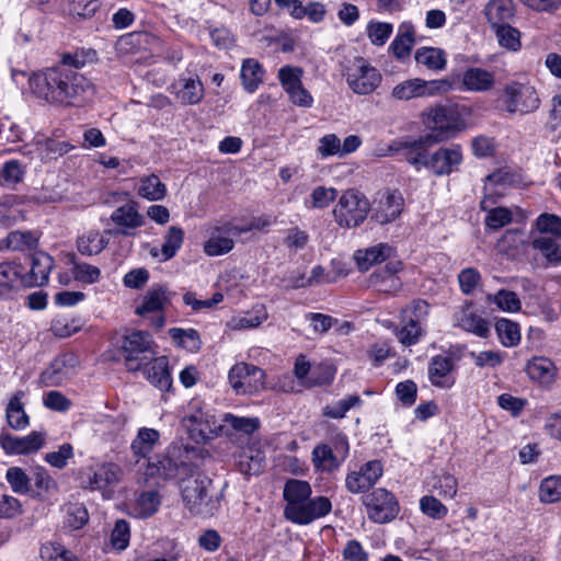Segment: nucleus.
I'll return each instance as SVG.
<instances>
[{
	"instance_id": "64",
	"label": "nucleus",
	"mask_w": 561,
	"mask_h": 561,
	"mask_svg": "<svg viewBox=\"0 0 561 561\" xmlns=\"http://www.w3.org/2000/svg\"><path fill=\"white\" fill-rule=\"evenodd\" d=\"M39 554L44 561H69V558L72 557L70 551L58 542L44 543Z\"/></svg>"
},
{
	"instance_id": "44",
	"label": "nucleus",
	"mask_w": 561,
	"mask_h": 561,
	"mask_svg": "<svg viewBox=\"0 0 561 561\" xmlns=\"http://www.w3.org/2000/svg\"><path fill=\"white\" fill-rule=\"evenodd\" d=\"M25 173L26 167L19 160L4 162L0 169V186L14 187L23 181Z\"/></svg>"
},
{
	"instance_id": "59",
	"label": "nucleus",
	"mask_w": 561,
	"mask_h": 561,
	"mask_svg": "<svg viewBox=\"0 0 561 561\" xmlns=\"http://www.w3.org/2000/svg\"><path fill=\"white\" fill-rule=\"evenodd\" d=\"M290 15L295 19L308 16L311 22L319 23L324 19L325 8L319 2L309 3L307 7H304L301 3L290 11Z\"/></svg>"
},
{
	"instance_id": "17",
	"label": "nucleus",
	"mask_w": 561,
	"mask_h": 561,
	"mask_svg": "<svg viewBox=\"0 0 561 561\" xmlns=\"http://www.w3.org/2000/svg\"><path fill=\"white\" fill-rule=\"evenodd\" d=\"M383 467L379 460H370L360 467L359 471H352L345 478V486L353 494L368 491L382 476Z\"/></svg>"
},
{
	"instance_id": "23",
	"label": "nucleus",
	"mask_w": 561,
	"mask_h": 561,
	"mask_svg": "<svg viewBox=\"0 0 561 561\" xmlns=\"http://www.w3.org/2000/svg\"><path fill=\"white\" fill-rule=\"evenodd\" d=\"M495 87V73L481 67H470L462 72L461 90L476 93L490 92Z\"/></svg>"
},
{
	"instance_id": "5",
	"label": "nucleus",
	"mask_w": 561,
	"mask_h": 561,
	"mask_svg": "<svg viewBox=\"0 0 561 561\" xmlns=\"http://www.w3.org/2000/svg\"><path fill=\"white\" fill-rule=\"evenodd\" d=\"M122 353L128 371H138L156 355V343L148 331L127 333L122 343Z\"/></svg>"
},
{
	"instance_id": "40",
	"label": "nucleus",
	"mask_w": 561,
	"mask_h": 561,
	"mask_svg": "<svg viewBox=\"0 0 561 561\" xmlns=\"http://www.w3.org/2000/svg\"><path fill=\"white\" fill-rule=\"evenodd\" d=\"M38 237L32 231L14 230L8 233L7 238L1 241L0 250L7 249L11 251H30L37 247Z\"/></svg>"
},
{
	"instance_id": "53",
	"label": "nucleus",
	"mask_w": 561,
	"mask_h": 561,
	"mask_svg": "<svg viewBox=\"0 0 561 561\" xmlns=\"http://www.w3.org/2000/svg\"><path fill=\"white\" fill-rule=\"evenodd\" d=\"M539 500L542 503H556L561 500V476H550L541 481Z\"/></svg>"
},
{
	"instance_id": "58",
	"label": "nucleus",
	"mask_w": 561,
	"mask_h": 561,
	"mask_svg": "<svg viewBox=\"0 0 561 561\" xmlns=\"http://www.w3.org/2000/svg\"><path fill=\"white\" fill-rule=\"evenodd\" d=\"M225 422L237 432L251 435L260 427L257 417L237 416L231 413L225 415Z\"/></svg>"
},
{
	"instance_id": "54",
	"label": "nucleus",
	"mask_w": 561,
	"mask_h": 561,
	"mask_svg": "<svg viewBox=\"0 0 561 561\" xmlns=\"http://www.w3.org/2000/svg\"><path fill=\"white\" fill-rule=\"evenodd\" d=\"M5 479L16 494H26L31 490V479L20 467H10L5 472Z\"/></svg>"
},
{
	"instance_id": "24",
	"label": "nucleus",
	"mask_w": 561,
	"mask_h": 561,
	"mask_svg": "<svg viewBox=\"0 0 561 561\" xmlns=\"http://www.w3.org/2000/svg\"><path fill=\"white\" fill-rule=\"evenodd\" d=\"M525 371L531 380L545 387L551 386L558 376V368L554 363L543 356H535L529 359L526 364Z\"/></svg>"
},
{
	"instance_id": "29",
	"label": "nucleus",
	"mask_w": 561,
	"mask_h": 561,
	"mask_svg": "<svg viewBox=\"0 0 561 561\" xmlns=\"http://www.w3.org/2000/svg\"><path fill=\"white\" fill-rule=\"evenodd\" d=\"M393 253V248L388 243H378L366 249H359L355 252L354 259L359 271H368L373 265L380 264L389 259Z\"/></svg>"
},
{
	"instance_id": "7",
	"label": "nucleus",
	"mask_w": 561,
	"mask_h": 561,
	"mask_svg": "<svg viewBox=\"0 0 561 561\" xmlns=\"http://www.w3.org/2000/svg\"><path fill=\"white\" fill-rule=\"evenodd\" d=\"M194 477L195 479L182 489L184 505L193 515L211 516L217 508V502L208 494L211 481L198 471Z\"/></svg>"
},
{
	"instance_id": "51",
	"label": "nucleus",
	"mask_w": 561,
	"mask_h": 561,
	"mask_svg": "<svg viewBox=\"0 0 561 561\" xmlns=\"http://www.w3.org/2000/svg\"><path fill=\"white\" fill-rule=\"evenodd\" d=\"M304 70L296 66H283L279 68L277 78L284 91L288 94L302 84Z\"/></svg>"
},
{
	"instance_id": "20",
	"label": "nucleus",
	"mask_w": 561,
	"mask_h": 561,
	"mask_svg": "<svg viewBox=\"0 0 561 561\" xmlns=\"http://www.w3.org/2000/svg\"><path fill=\"white\" fill-rule=\"evenodd\" d=\"M403 205L404 199L400 192L386 191L378 198L373 219L380 225H387L400 216Z\"/></svg>"
},
{
	"instance_id": "18",
	"label": "nucleus",
	"mask_w": 561,
	"mask_h": 561,
	"mask_svg": "<svg viewBox=\"0 0 561 561\" xmlns=\"http://www.w3.org/2000/svg\"><path fill=\"white\" fill-rule=\"evenodd\" d=\"M170 92L184 105L198 104L204 98V87L197 75L182 73L171 83Z\"/></svg>"
},
{
	"instance_id": "35",
	"label": "nucleus",
	"mask_w": 561,
	"mask_h": 561,
	"mask_svg": "<svg viewBox=\"0 0 561 561\" xmlns=\"http://www.w3.org/2000/svg\"><path fill=\"white\" fill-rule=\"evenodd\" d=\"M432 138V136L419 137L417 139L405 140L402 145L404 149L409 150L407 156L408 162L417 170L421 167L428 169L430 156L427 154V146L435 144Z\"/></svg>"
},
{
	"instance_id": "49",
	"label": "nucleus",
	"mask_w": 561,
	"mask_h": 561,
	"mask_svg": "<svg viewBox=\"0 0 561 561\" xmlns=\"http://www.w3.org/2000/svg\"><path fill=\"white\" fill-rule=\"evenodd\" d=\"M391 98L398 101H410L412 99L424 98L421 79L414 78L398 83L391 91Z\"/></svg>"
},
{
	"instance_id": "9",
	"label": "nucleus",
	"mask_w": 561,
	"mask_h": 561,
	"mask_svg": "<svg viewBox=\"0 0 561 561\" xmlns=\"http://www.w3.org/2000/svg\"><path fill=\"white\" fill-rule=\"evenodd\" d=\"M427 126L432 129V140L437 142L453 137L463 127V119L456 105H436L427 113Z\"/></svg>"
},
{
	"instance_id": "30",
	"label": "nucleus",
	"mask_w": 561,
	"mask_h": 561,
	"mask_svg": "<svg viewBox=\"0 0 561 561\" xmlns=\"http://www.w3.org/2000/svg\"><path fill=\"white\" fill-rule=\"evenodd\" d=\"M456 325L479 337H486L490 333L489 321L472 310L470 305L463 307L457 313Z\"/></svg>"
},
{
	"instance_id": "57",
	"label": "nucleus",
	"mask_w": 561,
	"mask_h": 561,
	"mask_svg": "<svg viewBox=\"0 0 561 561\" xmlns=\"http://www.w3.org/2000/svg\"><path fill=\"white\" fill-rule=\"evenodd\" d=\"M392 31V24L387 22H370L367 25V36L375 46H383L391 36Z\"/></svg>"
},
{
	"instance_id": "62",
	"label": "nucleus",
	"mask_w": 561,
	"mask_h": 561,
	"mask_svg": "<svg viewBox=\"0 0 561 561\" xmlns=\"http://www.w3.org/2000/svg\"><path fill=\"white\" fill-rule=\"evenodd\" d=\"M73 457V447L69 443L59 446L58 450L50 451L45 455V461L51 467L64 469L68 465V460Z\"/></svg>"
},
{
	"instance_id": "33",
	"label": "nucleus",
	"mask_w": 561,
	"mask_h": 561,
	"mask_svg": "<svg viewBox=\"0 0 561 561\" xmlns=\"http://www.w3.org/2000/svg\"><path fill=\"white\" fill-rule=\"evenodd\" d=\"M23 266L14 261L0 263V298L7 296L20 285L23 286Z\"/></svg>"
},
{
	"instance_id": "50",
	"label": "nucleus",
	"mask_w": 561,
	"mask_h": 561,
	"mask_svg": "<svg viewBox=\"0 0 561 561\" xmlns=\"http://www.w3.org/2000/svg\"><path fill=\"white\" fill-rule=\"evenodd\" d=\"M267 319V312L263 306L256 307L251 313L242 317H233L228 322L232 330L253 329L262 324Z\"/></svg>"
},
{
	"instance_id": "52",
	"label": "nucleus",
	"mask_w": 561,
	"mask_h": 561,
	"mask_svg": "<svg viewBox=\"0 0 561 561\" xmlns=\"http://www.w3.org/2000/svg\"><path fill=\"white\" fill-rule=\"evenodd\" d=\"M79 319L69 316L59 314L50 323V331L57 337H68L81 329Z\"/></svg>"
},
{
	"instance_id": "6",
	"label": "nucleus",
	"mask_w": 561,
	"mask_h": 561,
	"mask_svg": "<svg viewBox=\"0 0 561 561\" xmlns=\"http://www.w3.org/2000/svg\"><path fill=\"white\" fill-rule=\"evenodd\" d=\"M370 204L357 190H347L340 197L333 209V216L340 227L355 228L364 222Z\"/></svg>"
},
{
	"instance_id": "12",
	"label": "nucleus",
	"mask_w": 561,
	"mask_h": 561,
	"mask_svg": "<svg viewBox=\"0 0 561 561\" xmlns=\"http://www.w3.org/2000/svg\"><path fill=\"white\" fill-rule=\"evenodd\" d=\"M169 304L170 299L167 289L162 286H157L144 295L135 312L142 318L150 319V325L159 330L164 327L165 318L162 312Z\"/></svg>"
},
{
	"instance_id": "28",
	"label": "nucleus",
	"mask_w": 561,
	"mask_h": 561,
	"mask_svg": "<svg viewBox=\"0 0 561 561\" xmlns=\"http://www.w3.org/2000/svg\"><path fill=\"white\" fill-rule=\"evenodd\" d=\"M111 220L122 229L119 233L123 236H130L129 230L139 228L144 225V216L137 210L135 203H127L116 208L112 215Z\"/></svg>"
},
{
	"instance_id": "21",
	"label": "nucleus",
	"mask_w": 561,
	"mask_h": 561,
	"mask_svg": "<svg viewBox=\"0 0 561 561\" xmlns=\"http://www.w3.org/2000/svg\"><path fill=\"white\" fill-rule=\"evenodd\" d=\"M461 161L460 146L453 145L448 148H439L430 154L428 169L436 175L449 174L458 169Z\"/></svg>"
},
{
	"instance_id": "47",
	"label": "nucleus",
	"mask_w": 561,
	"mask_h": 561,
	"mask_svg": "<svg viewBox=\"0 0 561 561\" xmlns=\"http://www.w3.org/2000/svg\"><path fill=\"white\" fill-rule=\"evenodd\" d=\"M495 331L503 346L512 347L519 343L520 331L516 322L508 319H500L495 322Z\"/></svg>"
},
{
	"instance_id": "32",
	"label": "nucleus",
	"mask_w": 561,
	"mask_h": 561,
	"mask_svg": "<svg viewBox=\"0 0 561 561\" xmlns=\"http://www.w3.org/2000/svg\"><path fill=\"white\" fill-rule=\"evenodd\" d=\"M485 18L491 27L511 23L515 18L513 0H489L484 9Z\"/></svg>"
},
{
	"instance_id": "55",
	"label": "nucleus",
	"mask_w": 561,
	"mask_h": 561,
	"mask_svg": "<svg viewBox=\"0 0 561 561\" xmlns=\"http://www.w3.org/2000/svg\"><path fill=\"white\" fill-rule=\"evenodd\" d=\"M533 245L543 254L548 262L553 264L561 262V244L554 240L540 237L534 240Z\"/></svg>"
},
{
	"instance_id": "11",
	"label": "nucleus",
	"mask_w": 561,
	"mask_h": 561,
	"mask_svg": "<svg viewBox=\"0 0 561 561\" xmlns=\"http://www.w3.org/2000/svg\"><path fill=\"white\" fill-rule=\"evenodd\" d=\"M228 379L237 394H253L264 388L265 373L257 366L238 363L230 368Z\"/></svg>"
},
{
	"instance_id": "15",
	"label": "nucleus",
	"mask_w": 561,
	"mask_h": 561,
	"mask_svg": "<svg viewBox=\"0 0 561 561\" xmlns=\"http://www.w3.org/2000/svg\"><path fill=\"white\" fill-rule=\"evenodd\" d=\"M45 437L46 434L38 431H33L22 437L2 432L0 434V446L7 455H31L44 446Z\"/></svg>"
},
{
	"instance_id": "45",
	"label": "nucleus",
	"mask_w": 561,
	"mask_h": 561,
	"mask_svg": "<svg viewBox=\"0 0 561 561\" xmlns=\"http://www.w3.org/2000/svg\"><path fill=\"white\" fill-rule=\"evenodd\" d=\"M491 28L495 33L501 47L511 51H517L520 49V32L516 27H513L511 23H504Z\"/></svg>"
},
{
	"instance_id": "16",
	"label": "nucleus",
	"mask_w": 561,
	"mask_h": 561,
	"mask_svg": "<svg viewBox=\"0 0 561 561\" xmlns=\"http://www.w3.org/2000/svg\"><path fill=\"white\" fill-rule=\"evenodd\" d=\"M332 510V503L327 496H316L305 500L286 519L297 525H309L313 520L327 516Z\"/></svg>"
},
{
	"instance_id": "22",
	"label": "nucleus",
	"mask_w": 561,
	"mask_h": 561,
	"mask_svg": "<svg viewBox=\"0 0 561 561\" xmlns=\"http://www.w3.org/2000/svg\"><path fill=\"white\" fill-rule=\"evenodd\" d=\"M54 259L45 252H35L31 257V270L23 273V287L44 286L48 283Z\"/></svg>"
},
{
	"instance_id": "14",
	"label": "nucleus",
	"mask_w": 561,
	"mask_h": 561,
	"mask_svg": "<svg viewBox=\"0 0 561 561\" xmlns=\"http://www.w3.org/2000/svg\"><path fill=\"white\" fill-rule=\"evenodd\" d=\"M122 476V469L114 462H104L89 467L82 474V483L90 490L104 491L115 486Z\"/></svg>"
},
{
	"instance_id": "60",
	"label": "nucleus",
	"mask_w": 561,
	"mask_h": 561,
	"mask_svg": "<svg viewBox=\"0 0 561 561\" xmlns=\"http://www.w3.org/2000/svg\"><path fill=\"white\" fill-rule=\"evenodd\" d=\"M420 508L423 514L434 519L444 518L448 508L439 500L432 495H425L420 500Z\"/></svg>"
},
{
	"instance_id": "42",
	"label": "nucleus",
	"mask_w": 561,
	"mask_h": 561,
	"mask_svg": "<svg viewBox=\"0 0 561 561\" xmlns=\"http://www.w3.org/2000/svg\"><path fill=\"white\" fill-rule=\"evenodd\" d=\"M414 58L417 65L432 71H442L447 65L445 51L436 47H421L415 51Z\"/></svg>"
},
{
	"instance_id": "56",
	"label": "nucleus",
	"mask_w": 561,
	"mask_h": 561,
	"mask_svg": "<svg viewBox=\"0 0 561 561\" xmlns=\"http://www.w3.org/2000/svg\"><path fill=\"white\" fill-rule=\"evenodd\" d=\"M263 457L259 451H256L255 455L247 451L240 454L238 468L241 473L248 476H256L263 470Z\"/></svg>"
},
{
	"instance_id": "46",
	"label": "nucleus",
	"mask_w": 561,
	"mask_h": 561,
	"mask_svg": "<svg viewBox=\"0 0 561 561\" xmlns=\"http://www.w3.org/2000/svg\"><path fill=\"white\" fill-rule=\"evenodd\" d=\"M312 461L316 468L324 471L337 469L343 460L337 457L328 445H319L312 451Z\"/></svg>"
},
{
	"instance_id": "8",
	"label": "nucleus",
	"mask_w": 561,
	"mask_h": 561,
	"mask_svg": "<svg viewBox=\"0 0 561 561\" xmlns=\"http://www.w3.org/2000/svg\"><path fill=\"white\" fill-rule=\"evenodd\" d=\"M430 306L425 300L416 299L401 311L402 327L397 330L396 335L400 343L405 346L414 345L423 334V323L426 321Z\"/></svg>"
},
{
	"instance_id": "2",
	"label": "nucleus",
	"mask_w": 561,
	"mask_h": 561,
	"mask_svg": "<svg viewBox=\"0 0 561 561\" xmlns=\"http://www.w3.org/2000/svg\"><path fill=\"white\" fill-rule=\"evenodd\" d=\"M195 456L196 451L193 448L183 445L171 446L165 455L149 462L148 474L164 481L184 482L198 471V466L192 461Z\"/></svg>"
},
{
	"instance_id": "27",
	"label": "nucleus",
	"mask_w": 561,
	"mask_h": 561,
	"mask_svg": "<svg viewBox=\"0 0 561 561\" xmlns=\"http://www.w3.org/2000/svg\"><path fill=\"white\" fill-rule=\"evenodd\" d=\"M311 485L307 481L289 479L286 481L283 490V496L286 502L284 517L286 518L305 500L311 496Z\"/></svg>"
},
{
	"instance_id": "26",
	"label": "nucleus",
	"mask_w": 561,
	"mask_h": 561,
	"mask_svg": "<svg viewBox=\"0 0 561 561\" xmlns=\"http://www.w3.org/2000/svg\"><path fill=\"white\" fill-rule=\"evenodd\" d=\"M141 370H144L147 379L151 385L160 389L161 391H169L172 386V378L169 370V360L165 356H160L149 359Z\"/></svg>"
},
{
	"instance_id": "38",
	"label": "nucleus",
	"mask_w": 561,
	"mask_h": 561,
	"mask_svg": "<svg viewBox=\"0 0 561 561\" xmlns=\"http://www.w3.org/2000/svg\"><path fill=\"white\" fill-rule=\"evenodd\" d=\"M105 232L89 230L77 240V249L82 255L92 256L101 253L108 244Z\"/></svg>"
},
{
	"instance_id": "37",
	"label": "nucleus",
	"mask_w": 561,
	"mask_h": 561,
	"mask_svg": "<svg viewBox=\"0 0 561 561\" xmlns=\"http://www.w3.org/2000/svg\"><path fill=\"white\" fill-rule=\"evenodd\" d=\"M265 70L254 58L244 59L241 66L240 78L244 90L254 93L263 83Z\"/></svg>"
},
{
	"instance_id": "61",
	"label": "nucleus",
	"mask_w": 561,
	"mask_h": 561,
	"mask_svg": "<svg viewBox=\"0 0 561 561\" xmlns=\"http://www.w3.org/2000/svg\"><path fill=\"white\" fill-rule=\"evenodd\" d=\"M66 513V524L72 529L82 528L89 520V513L83 504H69Z\"/></svg>"
},
{
	"instance_id": "63",
	"label": "nucleus",
	"mask_w": 561,
	"mask_h": 561,
	"mask_svg": "<svg viewBox=\"0 0 561 561\" xmlns=\"http://www.w3.org/2000/svg\"><path fill=\"white\" fill-rule=\"evenodd\" d=\"M536 227L541 233H550L561 238V217L543 213L536 220Z\"/></svg>"
},
{
	"instance_id": "39",
	"label": "nucleus",
	"mask_w": 561,
	"mask_h": 561,
	"mask_svg": "<svg viewBox=\"0 0 561 561\" xmlns=\"http://www.w3.org/2000/svg\"><path fill=\"white\" fill-rule=\"evenodd\" d=\"M398 268L388 264L385 270L375 272L369 277V284L381 293H396L401 288V282L396 276Z\"/></svg>"
},
{
	"instance_id": "36",
	"label": "nucleus",
	"mask_w": 561,
	"mask_h": 561,
	"mask_svg": "<svg viewBox=\"0 0 561 561\" xmlns=\"http://www.w3.org/2000/svg\"><path fill=\"white\" fill-rule=\"evenodd\" d=\"M24 392L22 390L16 391L10 399L7 410L5 417L9 426L15 431H22L30 424V417L24 411V404L22 398Z\"/></svg>"
},
{
	"instance_id": "43",
	"label": "nucleus",
	"mask_w": 561,
	"mask_h": 561,
	"mask_svg": "<svg viewBox=\"0 0 561 561\" xmlns=\"http://www.w3.org/2000/svg\"><path fill=\"white\" fill-rule=\"evenodd\" d=\"M137 194L148 201H161L167 195V186L158 175L150 174L140 178Z\"/></svg>"
},
{
	"instance_id": "48",
	"label": "nucleus",
	"mask_w": 561,
	"mask_h": 561,
	"mask_svg": "<svg viewBox=\"0 0 561 561\" xmlns=\"http://www.w3.org/2000/svg\"><path fill=\"white\" fill-rule=\"evenodd\" d=\"M184 241V230L178 226L169 227L167 233L163 237V243L161 247L162 261L172 259L178 250L182 247Z\"/></svg>"
},
{
	"instance_id": "4",
	"label": "nucleus",
	"mask_w": 561,
	"mask_h": 561,
	"mask_svg": "<svg viewBox=\"0 0 561 561\" xmlns=\"http://www.w3.org/2000/svg\"><path fill=\"white\" fill-rule=\"evenodd\" d=\"M182 423L196 443H206L215 438L221 428L213 411L197 398L188 402Z\"/></svg>"
},
{
	"instance_id": "10",
	"label": "nucleus",
	"mask_w": 561,
	"mask_h": 561,
	"mask_svg": "<svg viewBox=\"0 0 561 561\" xmlns=\"http://www.w3.org/2000/svg\"><path fill=\"white\" fill-rule=\"evenodd\" d=\"M503 103L510 114L527 115L538 110L540 99L533 85L512 81L504 87Z\"/></svg>"
},
{
	"instance_id": "34",
	"label": "nucleus",
	"mask_w": 561,
	"mask_h": 561,
	"mask_svg": "<svg viewBox=\"0 0 561 561\" xmlns=\"http://www.w3.org/2000/svg\"><path fill=\"white\" fill-rule=\"evenodd\" d=\"M495 201L485 196L480 202V208L488 213L484 224L491 230H499L513 220V213L506 207H494Z\"/></svg>"
},
{
	"instance_id": "3",
	"label": "nucleus",
	"mask_w": 561,
	"mask_h": 561,
	"mask_svg": "<svg viewBox=\"0 0 561 561\" xmlns=\"http://www.w3.org/2000/svg\"><path fill=\"white\" fill-rule=\"evenodd\" d=\"M342 75L348 88L358 95L373 93L382 80L380 71L362 56L345 58L342 62Z\"/></svg>"
},
{
	"instance_id": "31",
	"label": "nucleus",
	"mask_w": 561,
	"mask_h": 561,
	"mask_svg": "<svg viewBox=\"0 0 561 561\" xmlns=\"http://www.w3.org/2000/svg\"><path fill=\"white\" fill-rule=\"evenodd\" d=\"M414 36L415 31L413 24L411 22L401 23L394 39L389 46V50L399 60L408 58L415 43Z\"/></svg>"
},
{
	"instance_id": "25",
	"label": "nucleus",
	"mask_w": 561,
	"mask_h": 561,
	"mask_svg": "<svg viewBox=\"0 0 561 561\" xmlns=\"http://www.w3.org/2000/svg\"><path fill=\"white\" fill-rule=\"evenodd\" d=\"M454 368L455 363L450 356L439 354L432 357L427 370L430 381L435 387L450 388L455 382L449 376Z\"/></svg>"
},
{
	"instance_id": "1",
	"label": "nucleus",
	"mask_w": 561,
	"mask_h": 561,
	"mask_svg": "<svg viewBox=\"0 0 561 561\" xmlns=\"http://www.w3.org/2000/svg\"><path fill=\"white\" fill-rule=\"evenodd\" d=\"M28 84L32 92L46 102L70 105L84 92L87 80L72 69L54 66L34 73Z\"/></svg>"
},
{
	"instance_id": "41",
	"label": "nucleus",
	"mask_w": 561,
	"mask_h": 561,
	"mask_svg": "<svg viewBox=\"0 0 561 561\" xmlns=\"http://www.w3.org/2000/svg\"><path fill=\"white\" fill-rule=\"evenodd\" d=\"M160 433L154 428L142 427L131 443V451L136 457L146 458L159 443Z\"/></svg>"
},
{
	"instance_id": "13",
	"label": "nucleus",
	"mask_w": 561,
	"mask_h": 561,
	"mask_svg": "<svg viewBox=\"0 0 561 561\" xmlns=\"http://www.w3.org/2000/svg\"><path fill=\"white\" fill-rule=\"evenodd\" d=\"M368 517L375 523H387L398 514V503L386 489L379 488L364 497Z\"/></svg>"
},
{
	"instance_id": "19",
	"label": "nucleus",
	"mask_w": 561,
	"mask_h": 561,
	"mask_svg": "<svg viewBox=\"0 0 561 561\" xmlns=\"http://www.w3.org/2000/svg\"><path fill=\"white\" fill-rule=\"evenodd\" d=\"M238 232V229L230 224L215 226L204 244V252L208 256H219L230 252L234 247L233 237Z\"/></svg>"
}]
</instances>
